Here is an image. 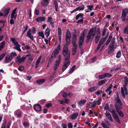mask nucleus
Here are the masks:
<instances>
[{"label":"nucleus","mask_w":128,"mask_h":128,"mask_svg":"<svg viewBox=\"0 0 128 128\" xmlns=\"http://www.w3.org/2000/svg\"><path fill=\"white\" fill-rule=\"evenodd\" d=\"M71 38V35L70 31L67 30L66 32V44L67 45H69L70 42V39Z\"/></svg>","instance_id":"7"},{"label":"nucleus","mask_w":128,"mask_h":128,"mask_svg":"<svg viewBox=\"0 0 128 128\" xmlns=\"http://www.w3.org/2000/svg\"><path fill=\"white\" fill-rule=\"evenodd\" d=\"M128 78L127 77H125L124 78V82L125 85V86H126L128 84Z\"/></svg>","instance_id":"44"},{"label":"nucleus","mask_w":128,"mask_h":128,"mask_svg":"<svg viewBox=\"0 0 128 128\" xmlns=\"http://www.w3.org/2000/svg\"><path fill=\"white\" fill-rule=\"evenodd\" d=\"M48 21L50 22L51 24L52 25L54 24V22L53 20V19L52 17L51 16L49 17L48 18Z\"/></svg>","instance_id":"34"},{"label":"nucleus","mask_w":128,"mask_h":128,"mask_svg":"<svg viewBox=\"0 0 128 128\" xmlns=\"http://www.w3.org/2000/svg\"><path fill=\"white\" fill-rule=\"evenodd\" d=\"M97 31H94V29L91 28L89 31L87 36V40L86 42L88 43L90 40L92 41L94 38L95 35Z\"/></svg>","instance_id":"2"},{"label":"nucleus","mask_w":128,"mask_h":128,"mask_svg":"<svg viewBox=\"0 0 128 128\" xmlns=\"http://www.w3.org/2000/svg\"><path fill=\"white\" fill-rule=\"evenodd\" d=\"M62 54L65 57L62 69V71L64 72L68 68L70 64V53L68 51V46L66 45L64 46L62 51Z\"/></svg>","instance_id":"1"},{"label":"nucleus","mask_w":128,"mask_h":128,"mask_svg":"<svg viewBox=\"0 0 128 128\" xmlns=\"http://www.w3.org/2000/svg\"><path fill=\"white\" fill-rule=\"evenodd\" d=\"M38 34L39 36L41 37L42 38H44V35L43 31L39 32H38Z\"/></svg>","instance_id":"38"},{"label":"nucleus","mask_w":128,"mask_h":128,"mask_svg":"<svg viewBox=\"0 0 128 128\" xmlns=\"http://www.w3.org/2000/svg\"><path fill=\"white\" fill-rule=\"evenodd\" d=\"M12 59L8 56H7L6 57L4 60V63H9L12 60Z\"/></svg>","instance_id":"22"},{"label":"nucleus","mask_w":128,"mask_h":128,"mask_svg":"<svg viewBox=\"0 0 128 128\" xmlns=\"http://www.w3.org/2000/svg\"><path fill=\"white\" fill-rule=\"evenodd\" d=\"M86 102V100H81L78 102V104L79 106H81L84 104Z\"/></svg>","instance_id":"16"},{"label":"nucleus","mask_w":128,"mask_h":128,"mask_svg":"<svg viewBox=\"0 0 128 128\" xmlns=\"http://www.w3.org/2000/svg\"><path fill=\"white\" fill-rule=\"evenodd\" d=\"M104 108L105 110H108L109 108V106L108 104H105Z\"/></svg>","instance_id":"63"},{"label":"nucleus","mask_w":128,"mask_h":128,"mask_svg":"<svg viewBox=\"0 0 128 128\" xmlns=\"http://www.w3.org/2000/svg\"><path fill=\"white\" fill-rule=\"evenodd\" d=\"M87 106L88 108H90L96 107L94 101L90 102L87 104Z\"/></svg>","instance_id":"19"},{"label":"nucleus","mask_w":128,"mask_h":128,"mask_svg":"<svg viewBox=\"0 0 128 128\" xmlns=\"http://www.w3.org/2000/svg\"><path fill=\"white\" fill-rule=\"evenodd\" d=\"M95 37V42L96 44H97L100 38V32L99 31H97L96 33Z\"/></svg>","instance_id":"13"},{"label":"nucleus","mask_w":128,"mask_h":128,"mask_svg":"<svg viewBox=\"0 0 128 128\" xmlns=\"http://www.w3.org/2000/svg\"><path fill=\"white\" fill-rule=\"evenodd\" d=\"M108 110L112 113V114L116 112L113 109L109 108Z\"/></svg>","instance_id":"55"},{"label":"nucleus","mask_w":128,"mask_h":128,"mask_svg":"<svg viewBox=\"0 0 128 128\" xmlns=\"http://www.w3.org/2000/svg\"><path fill=\"white\" fill-rule=\"evenodd\" d=\"M116 109L119 115L121 117L123 116L124 115L123 112L120 110V109L121 108H118V107L116 106Z\"/></svg>","instance_id":"30"},{"label":"nucleus","mask_w":128,"mask_h":128,"mask_svg":"<svg viewBox=\"0 0 128 128\" xmlns=\"http://www.w3.org/2000/svg\"><path fill=\"white\" fill-rule=\"evenodd\" d=\"M28 28V26L27 25H26V26L25 27H24V30L23 31L22 33V35L23 34L25 33V32H26V31L27 30Z\"/></svg>","instance_id":"57"},{"label":"nucleus","mask_w":128,"mask_h":128,"mask_svg":"<svg viewBox=\"0 0 128 128\" xmlns=\"http://www.w3.org/2000/svg\"><path fill=\"white\" fill-rule=\"evenodd\" d=\"M102 92V90H100L97 91L95 92V94L96 95H98L100 94Z\"/></svg>","instance_id":"48"},{"label":"nucleus","mask_w":128,"mask_h":128,"mask_svg":"<svg viewBox=\"0 0 128 128\" xmlns=\"http://www.w3.org/2000/svg\"><path fill=\"white\" fill-rule=\"evenodd\" d=\"M32 30L30 28L27 32V36L29 38L32 40H34V36L32 34H34L36 33V29L34 27L32 28Z\"/></svg>","instance_id":"3"},{"label":"nucleus","mask_w":128,"mask_h":128,"mask_svg":"<svg viewBox=\"0 0 128 128\" xmlns=\"http://www.w3.org/2000/svg\"><path fill=\"white\" fill-rule=\"evenodd\" d=\"M102 101V99L101 98L100 99H98L94 101L95 106L96 105L100 106L101 104Z\"/></svg>","instance_id":"24"},{"label":"nucleus","mask_w":128,"mask_h":128,"mask_svg":"<svg viewBox=\"0 0 128 128\" xmlns=\"http://www.w3.org/2000/svg\"><path fill=\"white\" fill-rule=\"evenodd\" d=\"M17 8H15L12 11L11 14L10 23L11 24H14V20L16 19L17 14L16 12Z\"/></svg>","instance_id":"4"},{"label":"nucleus","mask_w":128,"mask_h":128,"mask_svg":"<svg viewBox=\"0 0 128 128\" xmlns=\"http://www.w3.org/2000/svg\"><path fill=\"white\" fill-rule=\"evenodd\" d=\"M115 101L116 102V104H115V107L117 106L118 108H122V105L121 101L120 99L119 96H118V98H116L115 100Z\"/></svg>","instance_id":"10"},{"label":"nucleus","mask_w":128,"mask_h":128,"mask_svg":"<svg viewBox=\"0 0 128 128\" xmlns=\"http://www.w3.org/2000/svg\"><path fill=\"white\" fill-rule=\"evenodd\" d=\"M112 116L114 119L118 117V116L116 114V112L113 114Z\"/></svg>","instance_id":"64"},{"label":"nucleus","mask_w":128,"mask_h":128,"mask_svg":"<svg viewBox=\"0 0 128 128\" xmlns=\"http://www.w3.org/2000/svg\"><path fill=\"white\" fill-rule=\"evenodd\" d=\"M101 46H102L99 43L98 45V46H97L95 50V52H96L98 51V50H99V49L100 47Z\"/></svg>","instance_id":"56"},{"label":"nucleus","mask_w":128,"mask_h":128,"mask_svg":"<svg viewBox=\"0 0 128 128\" xmlns=\"http://www.w3.org/2000/svg\"><path fill=\"white\" fill-rule=\"evenodd\" d=\"M17 56V54L15 52H12L10 54V56H8L10 58L12 59L14 57L16 56Z\"/></svg>","instance_id":"43"},{"label":"nucleus","mask_w":128,"mask_h":128,"mask_svg":"<svg viewBox=\"0 0 128 128\" xmlns=\"http://www.w3.org/2000/svg\"><path fill=\"white\" fill-rule=\"evenodd\" d=\"M82 15V14L81 13H80L79 14L77 15L76 17V20H78L79 17H81Z\"/></svg>","instance_id":"50"},{"label":"nucleus","mask_w":128,"mask_h":128,"mask_svg":"<svg viewBox=\"0 0 128 128\" xmlns=\"http://www.w3.org/2000/svg\"><path fill=\"white\" fill-rule=\"evenodd\" d=\"M42 56H40L38 58V59L36 61L35 66V68H36L38 66L40 62V61L41 58Z\"/></svg>","instance_id":"31"},{"label":"nucleus","mask_w":128,"mask_h":128,"mask_svg":"<svg viewBox=\"0 0 128 128\" xmlns=\"http://www.w3.org/2000/svg\"><path fill=\"white\" fill-rule=\"evenodd\" d=\"M54 4L55 6V10L56 11H58V4L56 1H54Z\"/></svg>","instance_id":"46"},{"label":"nucleus","mask_w":128,"mask_h":128,"mask_svg":"<svg viewBox=\"0 0 128 128\" xmlns=\"http://www.w3.org/2000/svg\"><path fill=\"white\" fill-rule=\"evenodd\" d=\"M108 35H106V37L102 38L100 40V41L99 42V44H100L102 45L106 41L108 37Z\"/></svg>","instance_id":"26"},{"label":"nucleus","mask_w":128,"mask_h":128,"mask_svg":"<svg viewBox=\"0 0 128 128\" xmlns=\"http://www.w3.org/2000/svg\"><path fill=\"white\" fill-rule=\"evenodd\" d=\"M49 0H43L41 2V4L44 6H46L48 4Z\"/></svg>","instance_id":"27"},{"label":"nucleus","mask_w":128,"mask_h":128,"mask_svg":"<svg viewBox=\"0 0 128 128\" xmlns=\"http://www.w3.org/2000/svg\"><path fill=\"white\" fill-rule=\"evenodd\" d=\"M98 78L100 79H102L106 78L104 73L103 75H100L99 76Z\"/></svg>","instance_id":"49"},{"label":"nucleus","mask_w":128,"mask_h":128,"mask_svg":"<svg viewBox=\"0 0 128 128\" xmlns=\"http://www.w3.org/2000/svg\"><path fill=\"white\" fill-rule=\"evenodd\" d=\"M102 125L104 128H108L107 125L104 123L102 122Z\"/></svg>","instance_id":"62"},{"label":"nucleus","mask_w":128,"mask_h":128,"mask_svg":"<svg viewBox=\"0 0 128 128\" xmlns=\"http://www.w3.org/2000/svg\"><path fill=\"white\" fill-rule=\"evenodd\" d=\"M84 5L83 4H82L81 6H79L76 8V11H78V10H84Z\"/></svg>","instance_id":"36"},{"label":"nucleus","mask_w":128,"mask_h":128,"mask_svg":"<svg viewBox=\"0 0 128 128\" xmlns=\"http://www.w3.org/2000/svg\"><path fill=\"white\" fill-rule=\"evenodd\" d=\"M58 30L59 40L61 42L62 35V30L60 28H58Z\"/></svg>","instance_id":"21"},{"label":"nucleus","mask_w":128,"mask_h":128,"mask_svg":"<svg viewBox=\"0 0 128 128\" xmlns=\"http://www.w3.org/2000/svg\"><path fill=\"white\" fill-rule=\"evenodd\" d=\"M34 110L36 111H40L41 110V106L38 104H35L33 107Z\"/></svg>","instance_id":"15"},{"label":"nucleus","mask_w":128,"mask_h":128,"mask_svg":"<svg viewBox=\"0 0 128 128\" xmlns=\"http://www.w3.org/2000/svg\"><path fill=\"white\" fill-rule=\"evenodd\" d=\"M4 25V22L2 20L0 21V27L2 28Z\"/></svg>","instance_id":"58"},{"label":"nucleus","mask_w":128,"mask_h":128,"mask_svg":"<svg viewBox=\"0 0 128 128\" xmlns=\"http://www.w3.org/2000/svg\"><path fill=\"white\" fill-rule=\"evenodd\" d=\"M22 111L20 110H18L14 112V114L16 115L17 117L20 118L21 117Z\"/></svg>","instance_id":"23"},{"label":"nucleus","mask_w":128,"mask_h":128,"mask_svg":"<svg viewBox=\"0 0 128 128\" xmlns=\"http://www.w3.org/2000/svg\"><path fill=\"white\" fill-rule=\"evenodd\" d=\"M121 51L120 50H119L116 54V57L117 58H120L121 56Z\"/></svg>","instance_id":"42"},{"label":"nucleus","mask_w":128,"mask_h":128,"mask_svg":"<svg viewBox=\"0 0 128 128\" xmlns=\"http://www.w3.org/2000/svg\"><path fill=\"white\" fill-rule=\"evenodd\" d=\"M60 43L59 44L57 48H55L52 54L54 55L55 58H56L58 54H59L60 51Z\"/></svg>","instance_id":"11"},{"label":"nucleus","mask_w":128,"mask_h":128,"mask_svg":"<svg viewBox=\"0 0 128 128\" xmlns=\"http://www.w3.org/2000/svg\"><path fill=\"white\" fill-rule=\"evenodd\" d=\"M6 54V53H4L0 56V61H1L4 58Z\"/></svg>","instance_id":"47"},{"label":"nucleus","mask_w":128,"mask_h":128,"mask_svg":"<svg viewBox=\"0 0 128 128\" xmlns=\"http://www.w3.org/2000/svg\"><path fill=\"white\" fill-rule=\"evenodd\" d=\"M6 42L3 41L0 43V51L2 50L5 46Z\"/></svg>","instance_id":"33"},{"label":"nucleus","mask_w":128,"mask_h":128,"mask_svg":"<svg viewBox=\"0 0 128 128\" xmlns=\"http://www.w3.org/2000/svg\"><path fill=\"white\" fill-rule=\"evenodd\" d=\"M116 46L114 43V41H112V44H110L109 46V48L110 50L112 51L114 48H116Z\"/></svg>","instance_id":"14"},{"label":"nucleus","mask_w":128,"mask_h":128,"mask_svg":"<svg viewBox=\"0 0 128 128\" xmlns=\"http://www.w3.org/2000/svg\"><path fill=\"white\" fill-rule=\"evenodd\" d=\"M34 14L36 15H38L39 13V10L35 8L34 12Z\"/></svg>","instance_id":"54"},{"label":"nucleus","mask_w":128,"mask_h":128,"mask_svg":"<svg viewBox=\"0 0 128 128\" xmlns=\"http://www.w3.org/2000/svg\"><path fill=\"white\" fill-rule=\"evenodd\" d=\"M84 36L85 33L84 32H82L81 33L79 42V46L80 50L82 49V44L84 42Z\"/></svg>","instance_id":"6"},{"label":"nucleus","mask_w":128,"mask_h":128,"mask_svg":"<svg viewBox=\"0 0 128 128\" xmlns=\"http://www.w3.org/2000/svg\"><path fill=\"white\" fill-rule=\"evenodd\" d=\"M10 9V8H8L4 10V17L8 15L9 13Z\"/></svg>","instance_id":"18"},{"label":"nucleus","mask_w":128,"mask_h":128,"mask_svg":"<svg viewBox=\"0 0 128 128\" xmlns=\"http://www.w3.org/2000/svg\"><path fill=\"white\" fill-rule=\"evenodd\" d=\"M126 86H125V85H124L123 87H122L121 88V94L123 97L125 98V95L128 94V91L127 88L126 87Z\"/></svg>","instance_id":"9"},{"label":"nucleus","mask_w":128,"mask_h":128,"mask_svg":"<svg viewBox=\"0 0 128 128\" xmlns=\"http://www.w3.org/2000/svg\"><path fill=\"white\" fill-rule=\"evenodd\" d=\"M61 60V56L60 55H58L57 57V61H58L60 62Z\"/></svg>","instance_id":"53"},{"label":"nucleus","mask_w":128,"mask_h":128,"mask_svg":"<svg viewBox=\"0 0 128 128\" xmlns=\"http://www.w3.org/2000/svg\"><path fill=\"white\" fill-rule=\"evenodd\" d=\"M26 57L22 56V57L20 56H17L16 59V62L18 64H20L24 61Z\"/></svg>","instance_id":"12"},{"label":"nucleus","mask_w":128,"mask_h":128,"mask_svg":"<svg viewBox=\"0 0 128 128\" xmlns=\"http://www.w3.org/2000/svg\"><path fill=\"white\" fill-rule=\"evenodd\" d=\"M128 12V9L125 8L123 9L122 11V16L121 17V19L122 22L124 21L126 17V16Z\"/></svg>","instance_id":"8"},{"label":"nucleus","mask_w":128,"mask_h":128,"mask_svg":"<svg viewBox=\"0 0 128 128\" xmlns=\"http://www.w3.org/2000/svg\"><path fill=\"white\" fill-rule=\"evenodd\" d=\"M97 87L94 86L88 89V91L90 92H92L95 91L97 89Z\"/></svg>","instance_id":"35"},{"label":"nucleus","mask_w":128,"mask_h":128,"mask_svg":"<svg viewBox=\"0 0 128 128\" xmlns=\"http://www.w3.org/2000/svg\"><path fill=\"white\" fill-rule=\"evenodd\" d=\"M62 96L64 98H66L68 96L66 92H63L62 93Z\"/></svg>","instance_id":"60"},{"label":"nucleus","mask_w":128,"mask_h":128,"mask_svg":"<svg viewBox=\"0 0 128 128\" xmlns=\"http://www.w3.org/2000/svg\"><path fill=\"white\" fill-rule=\"evenodd\" d=\"M77 46H73L72 49V54L73 55H75L76 52Z\"/></svg>","instance_id":"37"},{"label":"nucleus","mask_w":128,"mask_h":128,"mask_svg":"<svg viewBox=\"0 0 128 128\" xmlns=\"http://www.w3.org/2000/svg\"><path fill=\"white\" fill-rule=\"evenodd\" d=\"M52 106V104L49 103L47 104L46 105V106L47 108H49L50 107Z\"/></svg>","instance_id":"59"},{"label":"nucleus","mask_w":128,"mask_h":128,"mask_svg":"<svg viewBox=\"0 0 128 128\" xmlns=\"http://www.w3.org/2000/svg\"><path fill=\"white\" fill-rule=\"evenodd\" d=\"M112 86V84H111L109 87L106 89V91L107 92L109 91L111 89Z\"/></svg>","instance_id":"52"},{"label":"nucleus","mask_w":128,"mask_h":128,"mask_svg":"<svg viewBox=\"0 0 128 128\" xmlns=\"http://www.w3.org/2000/svg\"><path fill=\"white\" fill-rule=\"evenodd\" d=\"M123 32L125 34H128V27H127L125 28Z\"/></svg>","instance_id":"45"},{"label":"nucleus","mask_w":128,"mask_h":128,"mask_svg":"<svg viewBox=\"0 0 128 128\" xmlns=\"http://www.w3.org/2000/svg\"><path fill=\"white\" fill-rule=\"evenodd\" d=\"M76 67V66L75 65L73 66L69 71V73L70 74H71L74 72Z\"/></svg>","instance_id":"40"},{"label":"nucleus","mask_w":128,"mask_h":128,"mask_svg":"<svg viewBox=\"0 0 128 128\" xmlns=\"http://www.w3.org/2000/svg\"><path fill=\"white\" fill-rule=\"evenodd\" d=\"M106 115L107 118L111 122H113V120L110 114L107 111H106Z\"/></svg>","instance_id":"17"},{"label":"nucleus","mask_w":128,"mask_h":128,"mask_svg":"<svg viewBox=\"0 0 128 128\" xmlns=\"http://www.w3.org/2000/svg\"><path fill=\"white\" fill-rule=\"evenodd\" d=\"M45 19V18L44 17H40L36 18V21L38 22H42L44 21Z\"/></svg>","instance_id":"20"},{"label":"nucleus","mask_w":128,"mask_h":128,"mask_svg":"<svg viewBox=\"0 0 128 128\" xmlns=\"http://www.w3.org/2000/svg\"><path fill=\"white\" fill-rule=\"evenodd\" d=\"M106 81V80H101L98 83V85L101 86Z\"/></svg>","instance_id":"41"},{"label":"nucleus","mask_w":128,"mask_h":128,"mask_svg":"<svg viewBox=\"0 0 128 128\" xmlns=\"http://www.w3.org/2000/svg\"><path fill=\"white\" fill-rule=\"evenodd\" d=\"M87 7L88 9L86 11V12H88L92 10L94 6L92 5H88L87 6Z\"/></svg>","instance_id":"29"},{"label":"nucleus","mask_w":128,"mask_h":128,"mask_svg":"<svg viewBox=\"0 0 128 128\" xmlns=\"http://www.w3.org/2000/svg\"><path fill=\"white\" fill-rule=\"evenodd\" d=\"M50 30L49 28H47L45 31V35L46 37H48L50 34Z\"/></svg>","instance_id":"28"},{"label":"nucleus","mask_w":128,"mask_h":128,"mask_svg":"<svg viewBox=\"0 0 128 128\" xmlns=\"http://www.w3.org/2000/svg\"><path fill=\"white\" fill-rule=\"evenodd\" d=\"M10 40L15 46V47H14V48L16 49L19 52H21V50L20 48V46L18 44V42L16 40L15 38H11Z\"/></svg>","instance_id":"5"},{"label":"nucleus","mask_w":128,"mask_h":128,"mask_svg":"<svg viewBox=\"0 0 128 128\" xmlns=\"http://www.w3.org/2000/svg\"><path fill=\"white\" fill-rule=\"evenodd\" d=\"M19 70L20 71H22L24 70V67L22 66H21L19 67L18 68Z\"/></svg>","instance_id":"61"},{"label":"nucleus","mask_w":128,"mask_h":128,"mask_svg":"<svg viewBox=\"0 0 128 128\" xmlns=\"http://www.w3.org/2000/svg\"><path fill=\"white\" fill-rule=\"evenodd\" d=\"M105 77H110L112 76V75L108 73H105Z\"/></svg>","instance_id":"51"},{"label":"nucleus","mask_w":128,"mask_h":128,"mask_svg":"<svg viewBox=\"0 0 128 128\" xmlns=\"http://www.w3.org/2000/svg\"><path fill=\"white\" fill-rule=\"evenodd\" d=\"M112 37V36L111 35H110L109 36L108 39L106 42L105 45L106 46H107L109 43L110 41L111 40Z\"/></svg>","instance_id":"39"},{"label":"nucleus","mask_w":128,"mask_h":128,"mask_svg":"<svg viewBox=\"0 0 128 128\" xmlns=\"http://www.w3.org/2000/svg\"><path fill=\"white\" fill-rule=\"evenodd\" d=\"M78 115V113H74L70 115V118L72 120H75L76 118Z\"/></svg>","instance_id":"25"},{"label":"nucleus","mask_w":128,"mask_h":128,"mask_svg":"<svg viewBox=\"0 0 128 128\" xmlns=\"http://www.w3.org/2000/svg\"><path fill=\"white\" fill-rule=\"evenodd\" d=\"M46 81V80L44 79H42L38 80L36 81V82L38 84H41L44 83Z\"/></svg>","instance_id":"32"}]
</instances>
